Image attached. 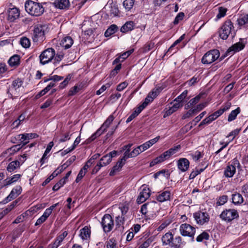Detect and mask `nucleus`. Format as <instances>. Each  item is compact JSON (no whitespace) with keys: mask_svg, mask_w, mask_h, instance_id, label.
Returning <instances> with one entry per match:
<instances>
[{"mask_svg":"<svg viewBox=\"0 0 248 248\" xmlns=\"http://www.w3.org/2000/svg\"><path fill=\"white\" fill-rule=\"evenodd\" d=\"M163 246L169 245L171 248H180L185 244L182 242L180 236L173 237L172 234L170 232L166 233L161 238Z\"/></svg>","mask_w":248,"mask_h":248,"instance_id":"f257e3e1","label":"nucleus"},{"mask_svg":"<svg viewBox=\"0 0 248 248\" xmlns=\"http://www.w3.org/2000/svg\"><path fill=\"white\" fill-rule=\"evenodd\" d=\"M25 8L28 13L33 16H40L44 12V8L41 3L31 0L25 2Z\"/></svg>","mask_w":248,"mask_h":248,"instance_id":"f03ea898","label":"nucleus"},{"mask_svg":"<svg viewBox=\"0 0 248 248\" xmlns=\"http://www.w3.org/2000/svg\"><path fill=\"white\" fill-rule=\"evenodd\" d=\"M220 55L218 50L213 49L206 52L202 57V62L204 64H209L217 60Z\"/></svg>","mask_w":248,"mask_h":248,"instance_id":"7ed1b4c3","label":"nucleus"},{"mask_svg":"<svg viewBox=\"0 0 248 248\" xmlns=\"http://www.w3.org/2000/svg\"><path fill=\"white\" fill-rule=\"evenodd\" d=\"M55 55V51L52 48L44 50L39 56L40 63L44 65L50 62Z\"/></svg>","mask_w":248,"mask_h":248,"instance_id":"20e7f679","label":"nucleus"},{"mask_svg":"<svg viewBox=\"0 0 248 248\" xmlns=\"http://www.w3.org/2000/svg\"><path fill=\"white\" fill-rule=\"evenodd\" d=\"M239 217L237 210L233 209H226L220 215V217L226 222H230Z\"/></svg>","mask_w":248,"mask_h":248,"instance_id":"39448f33","label":"nucleus"},{"mask_svg":"<svg viewBox=\"0 0 248 248\" xmlns=\"http://www.w3.org/2000/svg\"><path fill=\"white\" fill-rule=\"evenodd\" d=\"M233 28V24L231 20H226L222 26L219 33L220 37L226 40L231 33L232 29Z\"/></svg>","mask_w":248,"mask_h":248,"instance_id":"423d86ee","label":"nucleus"},{"mask_svg":"<svg viewBox=\"0 0 248 248\" xmlns=\"http://www.w3.org/2000/svg\"><path fill=\"white\" fill-rule=\"evenodd\" d=\"M101 225L105 233L110 232L114 227V221L109 214H105L102 218Z\"/></svg>","mask_w":248,"mask_h":248,"instance_id":"0eeeda50","label":"nucleus"},{"mask_svg":"<svg viewBox=\"0 0 248 248\" xmlns=\"http://www.w3.org/2000/svg\"><path fill=\"white\" fill-rule=\"evenodd\" d=\"M32 38L34 42H43L45 39V26L42 25L35 26Z\"/></svg>","mask_w":248,"mask_h":248,"instance_id":"6e6552de","label":"nucleus"},{"mask_svg":"<svg viewBox=\"0 0 248 248\" xmlns=\"http://www.w3.org/2000/svg\"><path fill=\"white\" fill-rule=\"evenodd\" d=\"M180 233L185 236H189L194 238L195 233V228L189 224L184 223L180 227Z\"/></svg>","mask_w":248,"mask_h":248,"instance_id":"1a4fd4ad","label":"nucleus"},{"mask_svg":"<svg viewBox=\"0 0 248 248\" xmlns=\"http://www.w3.org/2000/svg\"><path fill=\"white\" fill-rule=\"evenodd\" d=\"M194 217L197 223L202 225L209 220V216L206 212H198L194 214Z\"/></svg>","mask_w":248,"mask_h":248,"instance_id":"9d476101","label":"nucleus"},{"mask_svg":"<svg viewBox=\"0 0 248 248\" xmlns=\"http://www.w3.org/2000/svg\"><path fill=\"white\" fill-rule=\"evenodd\" d=\"M233 164L229 165L224 170V175L226 177H232L233 176L236 171L235 165H240L239 161L237 160H234L233 161Z\"/></svg>","mask_w":248,"mask_h":248,"instance_id":"9b49d317","label":"nucleus"},{"mask_svg":"<svg viewBox=\"0 0 248 248\" xmlns=\"http://www.w3.org/2000/svg\"><path fill=\"white\" fill-rule=\"evenodd\" d=\"M53 4L56 8L61 10H66L70 7L69 0H55Z\"/></svg>","mask_w":248,"mask_h":248,"instance_id":"f8f14e48","label":"nucleus"},{"mask_svg":"<svg viewBox=\"0 0 248 248\" xmlns=\"http://www.w3.org/2000/svg\"><path fill=\"white\" fill-rule=\"evenodd\" d=\"M150 189L148 188H143L137 199V202L139 204L145 202L150 195Z\"/></svg>","mask_w":248,"mask_h":248,"instance_id":"ddd939ff","label":"nucleus"},{"mask_svg":"<svg viewBox=\"0 0 248 248\" xmlns=\"http://www.w3.org/2000/svg\"><path fill=\"white\" fill-rule=\"evenodd\" d=\"M19 10L16 7L9 9L8 11V20L10 22H14L19 16Z\"/></svg>","mask_w":248,"mask_h":248,"instance_id":"4468645a","label":"nucleus"},{"mask_svg":"<svg viewBox=\"0 0 248 248\" xmlns=\"http://www.w3.org/2000/svg\"><path fill=\"white\" fill-rule=\"evenodd\" d=\"M22 188L20 186H16L11 191L10 194L5 198L4 201L8 202L16 198L21 192Z\"/></svg>","mask_w":248,"mask_h":248,"instance_id":"2eb2a0df","label":"nucleus"},{"mask_svg":"<svg viewBox=\"0 0 248 248\" xmlns=\"http://www.w3.org/2000/svg\"><path fill=\"white\" fill-rule=\"evenodd\" d=\"M178 168L181 171L185 172L186 171L189 167V162L188 160L185 158H181L177 162Z\"/></svg>","mask_w":248,"mask_h":248,"instance_id":"dca6fc26","label":"nucleus"},{"mask_svg":"<svg viewBox=\"0 0 248 248\" xmlns=\"http://www.w3.org/2000/svg\"><path fill=\"white\" fill-rule=\"evenodd\" d=\"M181 148L180 145H178L164 152L162 155L165 160L169 158L171 155L175 154Z\"/></svg>","mask_w":248,"mask_h":248,"instance_id":"f3484780","label":"nucleus"},{"mask_svg":"<svg viewBox=\"0 0 248 248\" xmlns=\"http://www.w3.org/2000/svg\"><path fill=\"white\" fill-rule=\"evenodd\" d=\"M74 41L70 36H65L63 37L60 43V45L65 49L70 48L73 44Z\"/></svg>","mask_w":248,"mask_h":248,"instance_id":"a211bd4d","label":"nucleus"},{"mask_svg":"<svg viewBox=\"0 0 248 248\" xmlns=\"http://www.w3.org/2000/svg\"><path fill=\"white\" fill-rule=\"evenodd\" d=\"M20 177V174H16L14 175L11 178H7L3 181L2 186H7L10 185L13 183L17 182Z\"/></svg>","mask_w":248,"mask_h":248,"instance_id":"6ab92c4d","label":"nucleus"},{"mask_svg":"<svg viewBox=\"0 0 248 248\" xmlns=\"http://www.w3.org/2000/svg\"><path fill=\"white\" fill-rule=\"evenodd\" d=\"M183 105L182 104L180 103H175L171 107H170L169 109H167L165 112V114L164 115V118H166L167 117H168L171 114H172L173 112L176 111L177 109L182 107Z\"/></svg>","mask_w":248,"mask_h":248,"instance_id":"aec40b11","label":"nucleus"},{"mask_svg":"<svg viewBox=\"0 0 248 248\" xmlns=\"http://www.w3.org/2000/svg\"><path fill=\"white\" fill-rule=\"evenodd\" d=\"M245 45L242 42H239L238 43H236L234 45H233L231 47H230L228 49V52H231L232 51L233 53H235L236 52H239V51L242 50L245 47Z\"/></svg>","mask_w":248,"mask_h":248,"instance_id":"412c9836","label":"nucleus"},{"mask_svg":"<svg viewBox=\"0 0 248 248\" xmlns=\"http://www.w3.org/2000/svg\"><path fill=\"white\" fill-rule=\"evenodd\" d=\"M124 164V162H123V161L121 160L120 159L117 162V164L112 168L109 173V175H115L118 172L121 170Z\"/></svg>","mask_w":248,"mask_h":248,"instance_id":"4be33fe9","label":"nucleus"},{"mask_svg":"<svg viewBox=\"0 0 248 248\" xmlns=\"http://www.w3.org/2000/svg\"><path fill=\"white\" fill-rule=\"evenodd\" d=\"M91 230L87 226L84 227L80 230V236L82 240H87L90 238Z\"/></svg>","mask_w":248,"mask_h":248,"instance_id":"5701e85b","label":"nucleus"},{"mask_svg":"<svg viewBox=\"0 0 248 248\" xmlns=\"http://www.w3.org/2000/svg\"><path fill=\"white\" fill-rule=\"evenodd\" d=\"M134 23L133 21L126 22L121 28V31L123 33H126L134 29Z\"/></svg>","mask_w":248,"mask_h":248,"instance_id":"b1692460","label":"nucleus"},{"mask_svg":"<svg viewBox=\"0 0 248 248\" xmlns=\"http://www.w3.org/2000/svg\"><path fill=\"white\" fill-rule=\"evenodd\" d=\"M53 146V141L50 142L47 145V146L45 151V153L40 159V162L41 163V165H43L45 162V160L47 158V155L50 152L51 148Z\"/></svg>","mask_w":248,"mask_h":248,"instance_id":"393cba45","label":"nucleus"},{"mask_svg":"<svg viewBox=\"0 0 248 248\" xmlns=\"http://www.w3.org/2000/svg\"><path fill=\"white\" fill-rule=\"evenodd\" d=\"M114 120V117L113 115H111L109 116V117L107 118V119L105 121L103 124L102 125L100 129L104 133L107 130V129L109 127L111 123Z\"/></svg>","mask_w":248,"mask_h":248,"instance_id":"a878e982","label":"nucleus"},{"mask_svg":"<svg viewBox=\"0 0 248 248\" xmlns=\"http://www.w3.org/2000/svg\"><path fill=\"white\" fill-rule=\"evenodd\" d=\"M170 198V192L169 191H165L159 194L157 197V200L160 202H163L168 201Z\"/></svg>","mask_w":248,"mask_h":248,"instance_id":"bb28decb","label":"nucleus"},{"mask_svg":"<svg viewBox=\"0 0 248 248\" xmlns=\"http://www.w3.org/2000/svg\"><path fill=\"white\" fill-rule=\"evenodd\" d=\"M232 202L235 204H239L242 203L244 201L242 196L238 193L232 195Z\"/></svg>","mask_w":248,"mask_h":248,"instance_id":"cd10ccee","label":"nucleus"},{"mask_svg":"<svg viewBox=\"0 0 248 248\" xmlns=\"http://www.w3.org/2000/svg\"><path fill=\"white\" fill-rule=\"evenodd\" d=\"M20 166V162L18 160L13 161L10 162L7 167V170L9 172L14 171Z\"/></svg>","mask_w":248,"mask_h":248,"instance_id":"c85d7f7f","label":"nucleus"},{"mask_svg":"<svg viewBox=\"0 0 248 248\" xmlns=\"http://www.w3.org/2000/svg\"><path fill=\"white\" fill-rule=\"evenodd\" d=\"M20 58L18 55H15L11 57L8 61L9 64L11 66L18 65L19 64Z\"/></svg>","mask_w":248,"mask_h":248,"instance_id":"c756f323","label":"nucleus"},{"mask_svg":"<svg viewBox=\"0 0 248 248\" xmlns=\"http://www.w3.org/2000/svg\"><path fill=\"white\" fill-rule=\"evenodd\" d=\"M118 29V27L114 24L111 25L105 31V36L106 37H108L111 34H113L116 32Z\"/></svg>","mask_w":248,"mask_h":248,"instance_id":"7c9ffc66","label":"nucleus"},{"mask_svg":"<svg viewBox=\"0 0 248 248\" xmlns=\"http://www.w3.org/2000/svg\"><path fill=\"white\" fill-rule=\"evenodd\" d=\"M76 159L75 155H73L68 160H67L65 163L62 165L60 167V170L61 172H62L64 170L69 166Z\"/></svg>","mask_w":248,"mask_h":248,"instance_id":"2f4dec72","label":"nucleus"},{"mask_svg":"<svg viewBox=\"0 0 248 248\" xmlns=\"http://www.w3.org/2000/svg\"><path fill=\"white\" fill-rule=\"evenodd\" d=\"M240 112V108L238 107L235 110H233L231 111V112L229 114L228 118V121L229 122H231L235 119L237 115Z\"/></svg>","mask_w":248,"mask_h":248,"instance_id":"473e14b6","label":"nucleus"},{"mask_svg":"<svg viewBox=\"0 0 248 248\" xmlns=\"http://www.w3.org/2000/svg\"><path fill=\"white\" fill-rule=\"evenodd\" d=\"M185 38V34H183L180 37L179 39L176 40L173 44L169 47L168 51L165 53V55H169L171 53L173 47L176 46L177 44L180 43Z\"/></svg>","mask_w":248,"mask_h":248,"instance_id":"72a5a7b5","label":"nucleus"},{"mask_svg":"<svg viewBox=\"0 0 248 248\" xmlns=\"http://www.w3.org/2000/svg\"><path fill=\"white\" fill-rule=\"evenodd\" d=\"M103 132L99 128L94 134H93L89 138H88L86 142L87 143H89L94 140L97 137L101 135Z\"/></svg>","mask_w":248,"mask_h":248,"instance_id":"f704fd0d","label":"nucleus"},{"mask_svg":"<svg viewBox=\"0 0 248 248\" xmlns=\"http://www.w3.org/2000/svg\"><path fill=\"white\" fill-rule=\"evenodd\" d=\"M117 155V152L116 151H113L108 154L103 156L101 158V161H103L104 159H107V163H109L112 160V158L115 157Z\"/></svg>","mask_w":248,"mask_h":248,"instance_id":"c9c22d12","label":"nucleus"},{"mask_svg":"<svg viewBox=\"0 0 248 248\" xmlns=\"http://www.w3.org/2000/svg\"><path fill=\"white\" fill-rule=\"evenodd\" d=\"M59 203H57L51 206L50 207L47 208L44 212L42 215L46 219L52 213V210L58 205Z\"/></svg>","mask_w":248,"mask_h":248,"instance_id":"e433bc0d","label":"nucleus"},{"mask_svg":"<svg viewBox=\"0 0 248 248\" xmlns=\"http://www.w3.org/2000/svg\"><path fill=\"white\" fill-rule=\"evenodd\" d=\"M152 204H156V202H147L143 204L140 210V213L143 215H146L148 212V206H151Z\"/></svg>","mask_w":248,"mask_h":248,"instance_id":"4c0bfd02","label":"nucleus"},{"mask_svg":"<svg viewBox=\"0 0 248 248\" xmlns=\"http://www.w3.org/2000/svg\"><path fill=\"white\" fill-rule=\"evenodd\" d=\"M22 83V81L21 79L17 78L13 81L10 89L16 90L21 86Z\"/></svg>","mask_w":248,"mask_h":248,"instance_id":"58836bf2","label":"nucleus"},{"mask_svg":"<svg viewBox=\"0 0 248 248\" xmlns=\"http://www.w3.org/2000/svg\"><path fill=\"white\" fill-rule=\"evenodd\" d=\"M135 0H124L123 2V5L128 11L130 10L133 6Z\"/></svg>","mask_w":248,"mask_h":248,"instance_id":"ea45409f","label":"nucleus"},{"mask_svg":"<svg viewBox=\"0 0 248 248\" xmlns=\"http://www.w3.org/2000/svg\"><path fill=\"white\" fill-rule=\"evenodd\" d=\"M227 11V9L226 8L223 7H218V13L216 16L217 20L224 17L226 15Z\"/></svg>","mask_w":248,"mask_h":248,"instance_id":"a19ab883","label":"nucleus"},{"mask_svg":"<svg viewBox=\"0 0 248 248\" xmlns=\"http://www.w3.org/2000/svg\"><path fill=\"white\" fill-rule=\"evenodd\" d=\"M18 138L20 141V142L22 143L23 146L29 142L28 138H27V134H20L18 135Z\"/></svg>","mask_w":248,"mask_h":248,"instance_id":"79ce46f5","label":"nucleus"},{"mask_svg":"<svg viewBox=\"0 0 248 248\" xmlns=\"http://www.w3.org/2000/svg\"><path fill=\"white\" fill-rule=\"evenodd\" d=\"M187 94V91H184L180 95L177 96L174 100V102H176V103L182 104V101L186 98Z\"/></svg>","mask_w":248,"mask_h":248,"instance_id":"37998d69","label":"nucleus"},{"mask_svg":"<svg viewBox=\"0 0 248 248\" xmlns=\"http://www.w3.org/2000/svg\"><path fill=\"white\" fill-rule=\"evenodd\" d=\"M248 22V15H244L241 16L237 19V22L239 25L243 26Z\"/></svg>","mask_w":248,"mask_h":248,"instance_id":"c03bdc74","label":"nucleus"},{"mask_svg":"<svg viewBox=\"0 0 248 248\" xmlns=\"http://www.w3.org/2000/svg\"><path fill=\"white\" fill-rule=\"evenodd\" d=\"M209 238V234L204 232L202 233L201 234L198 235L196 238V240L197 242H202L203 240H208Z\"/></svg>","mask_w":248,"mask_h":248,"instance_id":"a18cd8bd","label":"nucleus"},{"mask_svg":"<svg viewBox=\"0 0 248 248\" xmlns=\"http://www.w3.org/2000/svg\"><path fill=\"white\" fill-rule=\"evenodd\" d=\"M71 78V76L70 74L67 75L64 80L60 84L59 88L61 89L64 88L69 83V81Z\"/></svg>","mask_w":248,"mask_h":248,"instance_id":"49530a36","label":"nucleus"},{"mask_svg":"<svg viewBox=\"0 0 248 248\" xmlns=\"http://www.w3.org/2000/svg\"><path fill=\"white\" fill-rule=\"evenodd\" d=\"M81 89V87L79 86L75 85L73 87L71 88L68 93L69 96H73L75 95Z\"/></svg>","mask_w":248,"mask_h":248,"instance_id":"de8ad7c7","label":"nucleus"},{"mask_svg":"<svg viewBox=\"0 0 248 248\" xmlns=\"http://www.w3.org/2000/svg\"><path fill=\"white\" fill-rule=\"evenodd\" d=\"M20 44L25 48L29 47L31 45L30 40L27 37H22L20 40Z\"/></svg>","mask_w":248,"mask_h":248,"instance_id":"09e8293b","label":"nucleus"},{"mask_svg":"<svg viewBox=\"0 0 248 248\" xmlns=\"http://www.w3.org/2000/svg\"><path fill=\"white\" fill-rule=\"evenodd\" d=\"M71 135L72 134H70L69 132L64 133L58 140L59 143L63 142L70 140Z\"/></svg>","mask_w":248,"mask_h":248,"instance_id":"8fccbe9b","label":"nucleus"},{"mask_svg":"<svg viewBox=\"0 0 248 248\" xmlns=\"http://www.w3.org/2000/svg\"><path fill=\"white\" fill-rule=\"evenodd\" d=\"M111 83H107L105 85H103L100 89L96 92V94L100 95L103 92H104L107 89L109 88L111 85Z\"/></svg>","mask_w":248,"mask_h":248,"instance_id":"3c124183","label":"nucleus"},{"mask_svg":"<svg viewBox=\"0 0 248 248\" xmlns=\"http://www.w3.org/2000/svg\"><path fill=\"white\" fill-rule=\"evenodd\" d=\"M227 200L228 196L226 195H223L218 198L217 204L218 205H223L227 202Z\"/></svg>","mask_w":248,"mask_h":248,"instance_id":"603ef678","label":"nucleus"},{"mask_svg":"<svg viewBox=\"0 0 248 248\" xmlns=\"http://www.w3.org/2000/svg\"><path fill=\"white\" fill-rule=\"evenodd\" d=\"M130 150H128V149H127V150L125 151V152L124 153L123 157L120 159L125 163L127 159H128V158L133 157L132 155L131 154V152L130 153Z\"/></svg>","mask_w":248,"mask_h":248,"instance_id":"864d4df0","label":"nucleus"},{"mask_svg":"<svg viewBox=\"0 0 248 248\" xmlns=\"http://www.w3.org/2000/svg\"><path fill=\"white\" fill-rule=\"evenodd\" d=\"M153 242V239L151 238H149L147 239L145 241H144L142 244H141L139 247V248H147L149 247L150 244Z\"/></svg>","mask_w":248,"mask_h":248,"instance_id":"5fc2aeb1","label":"nucleus"},{"mask_svg":"<svg viewBox=\"0 0 248 248\" xmlns=\"http://www.w3.org/2000/svg\"><path fill=\"white\" fill-rule=\"evenodd\" d=\"M207 105L206 102H204L201 103L199 105H198L196 108H192L193 110H194V113H196L198 112H199L201 110H202L203 108H204Z\"/></svg>","mask_w":248,"mask_h":248,"instance_id":"6e6d98bb","label":"nucleus"},{"mask_svg":"<svg viewBox=\"0 0 248 248\" xmlns=\"http://www.w3.org/2000/svg\"><path fill=\"white\" fill-rule=\"evenodd\" d=\"M65 183L64 180L61 179L57 183H56L53 187V190L57 191Z\"/></svg>","mask_w":248,"mask_h":248,"instance_id":"4d7b16f0","label":"nucleus"},{"mask_svg":"<svg viewBox=\"0 0 248 248\" xmlns=\"http://www.w3.org/2000/svg\"><path fill=\"white\" fill-rule=\"evenodd\" d=\"M185 16V14L183 12L179 13L177 16L175 17V19L173 21V23L176 25L179 23V21L182 20Z\"/></svg>","mask_w":248,"mask_h":248,"instance_id":"13d9d810","label":"nucleus"},{"mask_svg":"<svg viewBox=\"0 0 248 248\" xmlns=\"http://www.w3.org/2000/svg\"><path fill=\"white\" fill-rule=\"evenodd\" d=\"M124 222V218L123 215L118 216L116 218V224L117 226L120 227L123 225Z\"/></svg>","mask_w":248,"mask_h":248,"instance_id":"bf43d9fd","label":"nucleus"},{"mask_svg":"<svg viewBox=\"0 0 248 248\" xmlns=\"http://www.w3.org/2000/svg\"><path fill=\"white\" fill-rule=\"evenodd\" d=\"M201 97V95L200 94L197 95L189 101V105L193 106L196 104L200 101Z\"/></svg>","mask_w":248,"mask_h":248,"instance_id":"052dcab7","label":"nucleus"},{"mask_svg":"<svg viewBox=\"0 0 248 248\" xmlns=\"http://www.w3.org/2000/svg\"><path fill=\"white\" fill-rule=\"evenodd\" d=\"M159 92L160 91L159 89H153L151 92L148 93V95L151 96V97L153 98V99L154 100V99L158 95V94L159 93Z\"/></svg>","mask_w":248,"mask_h":248,"instance_id":"680f3d73","label":"nucleus"},{"mask_svg":"<svg viewBox=\"0 0 248 248\" xmlns=\"http://www.w3.org/2000/svg\"><path fill=\"white\" fill-rule=\"evenodd\" d=\"M86 173V171H83V170L81 169L77 177V178L76 179V182L77 183H78V182H79L81 180V179L83 177V176L85 175Z\"/></svg>","mask_w":248,"mask_h":248,"instance_id":"e2e57ef3","label":"nucleus"},{"mask_svg":"<svg viewBox=\"0 0 248 248\" xmlns=\"http://www.w3.org/2000/svg\"><path fill=\"white\" fill-rule=\"evenodd\" d=\"M153 101V98H152L150 96L147 95L141 105L143 107L145 108L150 103L152 102Z\"/></svg>","mask_w":248,"mask_h":248,"instance_id":"0e129e2a","label":"nucleus"},{"mask_svg":"<svg viewBox=\"0 0 248 248\" xmlns=\"http://www.w3.org/2000/svg\"><path fill=\"white\" fill-rule=\"evenodd\" d=\"M116 244L115 241L113 239H110L107 243V248H116Z\"/></svg>","mask_w":248,"mask_h":248,"instance_id":"69168bd1","label":"nucleus"},{"mask_svg":"<svg viewBox=\"0 0 248 248\" xmlns=\"http://www.w3.org/2000/svg\"><path fill=\"white\" fill-rule=\"evenodd\" d=\"M221 111V110H220V109H219L210 115V117L211 118L213 121L216 120L217 118H218L220 115H221L222 114Z\"/></svg>","mask_w":248,"mask_h":248,"instance_id":"338daca9","label":"nucleus"},{"mask_svg":"<svg viewBox=\"0 0 248 248\" xmlns=\"http://www.w3.org/2000/svg\"><path fill=\"white\" fill-rule=\"evenodd\" d=\"M128 86V83L126 82H123L119 84L117 87V90L118 91H122Z\"/></svg>","mask_w":248,"mask_h":248,"instance_id":"774afa93","label":"nucleus"}]
</instances>
